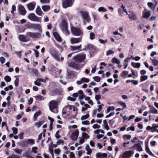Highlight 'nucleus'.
<instances>
[{
    "label": "nucleus",
    "instance_id": "nucleus-23",
    "mask_svg": "<svg viewBox=\"0 0 158 158\" xmlns=\"http://www.w3.org/2000/svg\"><path fill=\"white\" fill-rule=\"evenodd\" d=\"M42 8L44 11L46 12L50 9V6L48 5L43 6Z\"/></svg>",
    "mask_w": 158,
    "mask_h": 158
},
{
    "label": "nucleus",
    "instance_id": "nucleus-30",
    "mask_svg": "<svg viewBox=\"0 0 158 158\" xmlns=\"http://www.w3.org/2000/svg\"><path fill=\"white\" fill-rule=\"evenodd\" d=\"M112 62L113 63H116L119 64L120 63V61L115 58H113L112 59Z\"/></svg>",
    "mask_w": 158,
    "mask_h": 158
},
{
    "label": "nucleus",
    "instance_id": "nucleus-36",
    "mask_svg": "<svg viewBox=\"0 0 158 158\" xmlns=\"http://www.w3.org/2000/svg\"><path fill=\"white\" fill-rule=\"evenodd\" d=\"M93 79L94 80L97 82H99L101 80V78L99 76H95L93 77Z\"/></svg>",
    "mask_w": 158,
    "mask_h": 158
},
{
    "label": "nucleus",
    "instance_id": "nucleus-55",
    "mask_svg": "<svg viewBox=\"0 0 158 158\" xmlns=\"http://www.w3.org/2000/svg\"><path fill=\"white\" fill-rule=\"evenodd\" d=\"M118 12L120 16H122L123 15V12L121 9L120 8L118 9Z\"/></svg>",
    "mask_w": 158,
    "mask_h": 158
},
{
    "label": "nucleus",
    "instance_id": "nucleus-5",
    "mask_svg": "<svg viewBox=\"0 0 158 158\" xmlns=\"http://www.w3.org/2000/svg\"><path fill=\"white\" fill-rule=\"evenodd\" d=\"M49 104L50 110L51 111L54 112V110L58 106L57 102L56 101L52 100L50 102Z\"/></svg>",
    "mask_w": 158,
    "mask_h": 158
},
{
    "label": "nucleus",
    "instance_id": "nucleus-3",
    "mask_svg": "<svg viewBox=\"0 0 158 158\" xmlns=\"http://www.w3.org/2000/svg\"><path fill=\"white\" fill-rule=\"evenodd\" d=\"M60 25L62 27V31L66 34L69 35V32L68 30V23L67 21L65 19L62 20Z\"/></svg>",
    "mask_w": 158,
    "mask_h": 158
},
{
    "label": "nucleus",
    "instance_id": "nucleus-54",
    "mask_svg": "<svg viewBox=\"0 0 158 158\" xmlns=\"http://www.w3.org/2000/svg\"><path fill=\"white\" fill-rule=\"evenodd\" d=\"M82 123L83 125H87L89 124V122L88 120L85 121H82Z\"/></svg>",
    "mask_w": 158,
    "mask_h": 158
},
{
    "label": "nucleus",
    "instance_id": "nucleus-21",
    "mask_svg": "<svg viewBox=\"0 0 158 158\" xmlns=\"http://www.w3.org/2000/svg\"><path fill=\"white\" fill-rule=\"evenodd\" d=\"M150 15V11H146L143 14V18H148L149 17Z\"/></svg>",
    "mask_w": 158,
    "mask_h": 158
},
{
    "label": "nucleus",
    "instance_id": "nucleus-50",
    "mask_svg": "<svg viewBox=\"0 0 158 158\" xmlns=\"http://www.w3.org/2000/svg\"><path fill=\"white\" fill-rule=\"evenodd\" d=\"M114 119H113L111 120H109V123L111 125V126H112L114 125Z\"/></svg>",
    "mask_w": 158,
    "mask_h": 158
},
{
    "label": "nucleus",
    "instance_id": "nucleus-4",
    "mask_svg": "<svg viewBox=\"0 0 158 158\" xmlns=\"http://www.w3.org/2000/svg\"><path fill=\"white\" fill-rule=\"evenodd\" d=\"M73 4L72 0H62V6L64 8L71 6Z\"/></svg>",
    "mask_w": 158,
    "mask_h": 158
},
{
    "label": "nucleus",
    "instance_id": "nucleus-63",
    "mask_svg": "<svg viewBox=\"0 0 158 158\" xmlns=\"http://www.w3.org/2000/svg\"><path fill=\"white\" fill-rule=\"evenodd\" d=\"M93 127L94 129H96L97 128H99L100 127V126L99 125H98L97 124H94Z\"/></svg>",
    "mask_w": 158,
    "mask_h": 158
},
{
    "label": "nucleus",
    "instance_id": "nucleus-53",
    "mask_svg": "<svg viewBox=\"0 0 158 158\" xmlns=\"http://www.w3.org/2000/svg\"><path fill=\"white\" fill-rule=\"evenodd\" d=\"M121 7L122 8V9H123V11L124 12L126 13V14L127 15H128V13L127 12V11L126 9L125 8V6H124L123 5H122V6H121Z\"/></svg>",
    "mask_w": 158,
    "mask_h": 158
},
{
    "label": "nucleus",
    "instance_id": "nucleus-2",
    "mask_svg": "<svg viewBox=\"0 0 158 158\" xmlns=\"http://www.w3.org/2000/svg\"><path fill=\"white\" fill-rule=\"evenodd\" d=\"M71 30L72 34L75 35L80 36L83 34L82 30L79 28L73 26L71 27Z\"/></svg>",
    "mask_w": 158,
    "mask_h": 158
},
{
    "label": "nucleus",
    "instance_id": "nucleus-29",
    "mask_svg": "<svg viewBox=\"0 0 158 158\" xmlns=\"http://www.w3.org/2000/svg\"><path fill=\"white\" fill-rule=\"evenodd\" d=\"M118 103L123 106V108L122 109V110H124V108H126V105L125 102H123L121 101H118Z\"/></svg>",
    "mask_w": 158,
    "mask_h": 158
},
{
    "label": "nucleus",
    "instance_id": "nucleus-51",
    "mask_svg": "<svg viewBox=\"0 0 158 158\" xmlns=\"http://www.w3.org/2000/svg\"><path fill=\"white\" fill-rule=\"evenodd\" d=\"M127 130L129 131V130H131L132 131H134L135 130V128L134 127L132 126L130 127H128L127 128Z\"/></svg>",
    "mask_w": 158,
    "mask_h": 158
},
{
    "label": "nucleus",
    "instance_id": "nucleus-32",
    "mask_svg": "<svg viewBox=\"0 0 158 158\" xmlns=\"http://www.w3.org/2000/svg\"><path fill=\"white\" fill-rule=\"evenodd\" d=\"M41 112L40 110L36 112L34 115V119H36L41 114Z\"/></svg>",
    "mask_w": 158,
    "mask_h": 158
},
{
    "label": "nucleus",
    "instance_id": "nucleus-33",
    "mask_svg": "<svg viewBox=\"0 0 158 158\" xmlns=\"http://www.w3.org/2000/svg\"><path fill=\"white\" fill-rule=\"evenodd\" d=\"M44 122L43 121H41L35 123V125L36 126L38 127H39L43 124Z\"/></svg>",
    "mask_w": 158,
    "mask_h": 158
},
{
    "label": "nucleus",
    "instance_id": "nucleus-8",
    "mask_svg": "<svg viewBox=\"0 0 158 158\" xmlns=\"http://www.w3.org/2000/svg\"><path fill=\"white\" fill-rule=\"evenodd\" d=\"M51 91V94L53 96L60 95L62 93V91L60 90L55 88L52 89Z\"/></svg>",
    "mask_w": 158,
    "mask_h": 158
},
{
    "label": "nucleus",
    "instance_id": "nucleus-16",
    "mask_svg": "<svg viewBox=\"0 0 158 158\" xmlns=\"http://www.w3.org/2000/svg\"><path fill=\"white\" fill-rule=\"evenodd\" d=\"M74 72L73 71H71L69 72H68V77L69 78L73 79L75 77Z\"/></svg>",
    "mask_w": 158,
    "mask_h": 158
},
{
    "label": "nucleus",
    "instance_id": "nucleus-31",
    "mask_svg": "<svg viewBox=\"0 0 158 158\" xmlns=\"http://www.w3.org/2000/svg\"><path fill=\"white\" fill-rule=\"evenodd\" d=\"M21 145L22 147H27L28 145L27 140L26 141L24 140L22 141Z\"/></svg>",
    "mask_w": 158,
    "mask_h": 158
},
{
    "label": "nucleus",
    "instance_id": "nucleus-20",
    "mask_svg": "<svg viewBox=\"0 0 158 158\" xmlns=\"http://www.w3.org/2000/svg\"><path fill=\"white\" fill-rule=\"evenodd\" d=\"M81 14L85 19H87L89 17V15L86 12L82 11L81 12Z\"/></svg>",
    "mask_w": 158,
    "mask_h": 158
},
{
    "label": "nucleus",
    "instance_id": "nucleus-12",
    "mask_svg": "<svg viewBox=\"0 0 158 158\" xmlns=\"http://www.w3.org/2000/svg\"><path fill=\"white\" fill-rule=\"evenodd\" d=\"M19 10L20 13L23 15H25L26 13V11L24 7L21 5H20L19 6Z\"/></svg>",
    "mask_w": 158,
    "mask_h": 158
},
{
    "label": "nucleus",
    "instance_id": "nucleus-44",
    "mask_svg": "<svg viewBox=\"0 0 158 158\" xmlns=\"http://www.w3.org/2000/svg\"><path fill=\"white\" fill-rule=\"evenodd\" d=\"M95 34L93 32H91L90 34V37L91 40H93L95 38Z\"/></svg>",
    "mask_w": 158,
    "mask_h": 158
},
{
    "label": "nucleus",
    "instance_id": "nucleus-1",
    "mask_svg": "<svg viewBox=\"0 0 158 158\" xmlns=\"http://www.w3.org/2000/svg\"><path fill=\"white\" fill-rule=\"evenodd\" d=\"M85 54H79L74 56L73 59V61L69 63V65L71 67L79 69L80 68L79 63L82 62L85 59Z\"/></svg>",
    "mask_w": 158,
    "mask_h": 158
},
{
    "label": "nucleus",
    "instance_id": "nucleus-60",
    "mask_svg": "<svg viewBox=\"0 0 158 158\" xmlns=\"http://www.w3.org/2000/svg\"><path fill=\"white\" fill-rule=\"evenodd\" d=\"M85 142L84 138H80L79 140V143L80 144L83 143Z\"/></svg>",
    "mask_w": 158,
    "mask_h": 158
},
{
    "label": "nucleus",
    "instance_id": "nucleus-18",
    "mask_svg": "<svg viewBox=\"0 0 158 158\" xmlns=\"http://www.w3.org/2000/svg\"><path fill=\"white\" fill-rule=\"evenodd\" d=\"M147 4L148 6L152 10H153L155 9L156 6L152 2H148Z\"/></svg>",
    "mask_w": 158,
    "mask_h": 158
},
{
    "label": "nucleus",
    "instance_id": "nucleus-57",
    "mask_svg": "<svg viewBox=\"0 0 158 158\" xmlns=\"http://www.w3.org/2000/svg\"><path fill=\"white\" fill-rule=\"evenodd\" d=\"M114 53V52L112 50H109L107 52L106 54L107 55H108L111 54H113Z\"/></svg>",
    "mask_w": 158,
    "mask_h": 158
},
{
    "label": "nucleus",
    "instance_id": "nucleus-34",
    "mask_svg": "<svg viewBox=\"0 0 158 158\" xmlns=\"http://www.w3.org/2000/svg\"><path fill=\"white\" fill-rule=\"evenodd\" d=\"M81 48V45H80L79 46H77V47L76 46H71V48L72 49L73 51L77 49H79Z\"/></svg>",
    "mask_w": 158,
    "mask_h": 158
},
{
    "label": "nucleus",
    "instance_id": "nucleus-43",
    "mask_svg": "<svg viewBox=\"0 0 158 158\" xmlns=\"http://www.w3.org/2000/svg\"><path fill=\"white\" fill-rule=\"evenodd\" d=\"M131 65L134 68H138V63H135L132 62L131 63Z\"/></svg>",
    "mask_w": 158,
    "mask_h": 158
},
{
    "label": "nucleus",
    "instance_id": "nucleus-46",
    "mask_svg": "<svg viewBox=\"0 0 158 158\" xmlns=\"http://www.w3.org/2000/svg\"><path fill=\"white\" fill-rule=\"evenodd\" d=\"M38 149V148L37 147H34L32 148V151L34 153H37V152L36 151V150Z\"/></svg>",
    "mask_w": 158,
    "mask_h": 158
},
{
    "label": "nucleus",
    "instance_id": "nucleus-59",
    "mask_svg": "<svg viewBox=\"0 0 158 158\" xmlns=\"http://www.w3.org/2000/svg\"><path fill=\"white\" fill-rule=\"evenodd\" d=\"M101 98V96L100 95H96L95 96V98L96 100H98Z\"/></svg>",
    "mask_w": 158,
    "mask_h": 158
},
{
    "label": "nucleus",
    "instance_id": "nucleus-27",
    "mask_svg": "<svg viewBox=\"0 0 158 158\" xmlns=\"http://www.w3.org/2000/svg\"><path fill=\"white\" fill-rule=\"evenodd\" d=\"M28 145H33L35 143V141L34 139H28L27 140Z\"/></svg>",
    "mask_w": 158,
    "mask_h": 158
},
{
    "label": "nucleus",
    "instance_id": "nucleus-35",
    "mask_svg": "<svg viewBox=\"0 0 158 158\" xmlns=\"http://www.w3.org/2000/svg\"><path fill=\"white\" fill-rule=\"evenodd\" d=\"M89 116V115L88 114H87L85 115H84L81 116V119L82 120L88 118Z\"/></svg>",
    "mask_w": 158,
    "mask_h": 158
},
{
    "label": "nucleus",
    "instance_id": "nucleus-17",
    "mask_svg": "<svg viewBox=\"0 0 158 158\" xmlns=\"http://www.w3.org/2000/svg\"><path fill=\"white\" fill-rule=\"evenodd\" d=\"M94 46H93L91 44H89L87 45L85 48L84 49V50H90L92 49H94Z\"/></svg>",
    "mask_w": 158,
    "mask_h": 158
},
{
    "label": "nucleus",
    "instance_id": "nucleus-9",
    "mask_svg": "<svg viewBox=\"0 0 158 158\" xmlns=\"http://www.w3.org/2000/svg\"><path fill=\"white\" fill-rule=\"evenodd\" d=\"M133 152L131 151H128L125 152L121 157L122 158H129L133 154Z\"/></svg>",
    "mask_w": 158,
    "mask_h": 158
},
{
    "label": "nucleus",
    "instance_id": "nucleus-15",
    "mask_svg": "<svg viewBox=\"0 0 158 158\" xmlns=\"http://www.w3.org/2000/svg\"><path fill=\"white\" fill-rule=\"evenodd\" d=\"M81 39L80 38H72L71 39V43L73 44L77 43L81 41Z\"/></svg>",
    "mask_w": 158,
    "mask_h": 158
},
{
    "label": "nucleus",
    "instance_id": "nucleus-37",
    "mask_svg": "<svg viewBox=\"0 0 158 158\" xmlns=\"http://www.w3.org/2000/svg\"><path fill=\"white\" fill-rule=\"evenodd\" d=\"M146 150L147 152V153H148L150 155L153 156H154V155L153 154V153L150 151L149 148L148 146H147L146 147Z\"/></svg>",
    "mask_w": 158,
    "mask_h": 158
},
{
    "label": "nucleus",
    "instance_id": "nucleus-13",
    "mask_svg": "<svg viewBox=\"0 0 158 158\" xmlns=\"http://www.w3.org/2000/svg\"><path fill=\"white\" fill-rule=\"evenodd\" d=\"M19 39L20 41L23 42H27L29 40V39L24 35H20Z\"/></svg>",
    "mask_w": 158,
    "mask_h": 158
},
{
    "label": "nucleus",
    "instance_id": "nucleus-24",
    "mask_svg": "<svg viewBox=\"0 0 158 158\" xmlns=\"http://www.w3.org/2000/svg\"><path fill=\"white\" fill-rule=\"evenodd\" d=\"M33 28L40 30L41 29V26L39 24H33Z\"/></svg>",
    "mask_w": 158,
    "mask_h": 158
},
{
    "label": "nucleus",
    "instance_id": "nucleus-6",
    "mask_svg": "<svg viewBox=\"0 0 158 158\" xmlns=\"http://www.w3.org/2000/svg\"><path fill=\"white\" fill-rule=\"evenodd\" d=\"M26 35L32 38H39L41 37V34L37 32L32 33L31 32H28L27 33Z\"/></svg>",
    "mask_w": 158,
    "mask_h": 158
},
{
    "label": "nucleus",
    "instance_id": "nucleus-61",
    "mask_svg": "<svg viewBox=\"0 0 158 158\" xmlns=\"http://www.w3.org/2000/svg\"><path fill=\"white\" fill-rule=\"evenodd\" d=\"M60 150L59 149H55L54 150V152L55 154H59L60 153Z\"/></svg>",
    "mask_w": 158,
    "mask_h": 158
},
{
    "label": "nucleus",
    "instance_id": "nucleus-22",
    "mask_svg": "<svg viewBox=\"0 0 158 158\" xmlns=\"http://www.w3.org/2000/svg\"><path fill=\"white\" fill-rule=\"evenodd\" d=\"M27 7L29 10H31L34 9L35 5L31 3H30L27 5Z\"/></svg>",
    "mask_w": 158,
    "mask_h": 158
},
{
    "label": "nucleus",
    "instance_id": "nucleus-45",
    "mask_svg": "<svg viewBox=\"0 0 158 158\" xmlns=\"http://www.w3.org/2000/svg\"><path fill=\"white\" fill-rule=\"evenodd\" d=\"M12 130L13 131V133L14 134H16L18 132V129L17 128L13 127L12 128Z\"/></svg>",
    "mask_w": 158,
    "mask_h": 158
},
{
    "label": "nucleus",
    "instance_id": "nucleus-10",
    "mask_svg": "<svg viewBox=\"0 0 158 158\" xmlns=\"http://www.w3.org/2000/svg\"><path fill=\"white\" fill-rule=\"evenodd\" d=\"M79 132L78 130H77L73 132L71 135V138L73 141H76L77 140L79 135Z\"/></svg>",
    "mask_w": 158,
    "mask_h": 158
},
{
    "label": "nucleus",
    "instance_id": "nucleus-28",
    "mask_svg": "<svg viewBox=\"0 0 158 158\" xmlns=\"http://www.w3.org/2000/svg\"><path fill=\"white\" fill-rule=\"evenodd\" d=\"M148 77L147 75H142L140 77V81L142 82L147 79Z\"/></svg>",
    "mask_w": 158,
    "mask_h": 158
},
{
    "label": "nucleus",
    "instance_id": "nucleus-38",
    "mask_svg": "<svg viewBox=\"0 0 158 158\" xmlns=\"http://www.w3.org/2000/svg\"><path fill=\"white\" fill-rule=\"evenodd\" d=\"M4 79L6 81L9 82L11 81V78L10 76L7 75L4 77Z\"/></svg>",
    "mask_w": 158,
    "mask_h": 158
},
{
    "label": "nucleus",
    "instance_id": "nucleus-11",
    "mask_svg": "<svg viewBox=\"0 0 158 158\" xmlns=\"http://www.w3.org/2000/svg\"><path fill=\"white\" fill-rule=\"evenodd\" d=\"M53 34L54 37L55 38L57 41L59 42H62V39L60 35L56 31L53 32Z\"/></svg>",
    "mask_w": 158,
    "mask_h": 158
},
{
    "label": "nucleus",
    "instance_id": "nucleus-25",
    "mask_svg": "<svg viewBox=\"0 0 158 158\" xmlns=\"http://www.w3.org/2000/svg\"><path fill=\"white\" fill-rule=\"evenodd\" d=\"M36 12L38 15H41L42 11L40 7H37L36 10Z\"/></svg>",
    "mask_w": 158,
    "mask_h": 158
},
{
    "label": "nucleus",
    "instance_id": "nucleus-14",
    "mask_svg": "<svg viewBox=\"0 0 158 158\" xmlns=\"http://www.w3.org/2000/svg\"><path fill=\"white\" fill-rule=\"evenodd\" d=\"M52 55L53 57L58 61L60 60V57L58 52L56 51H54L52 53Z\"/></svg>",
    "mask_w": 158,
    "mask_h": 158
},
{
    "label": "nucleus",
    "instance_id": "nucleus-58",
    "mask_svg": "<svg viewBox=\"0 0 158 158\" xmlns=\"http://www.w3.org/2000/svg\"><path fill=\"white\" fill-rule=\"evenodd\" d=\"M59 131H57L55 135V136L57 139H59L60 137V136L59 135Z\"/></svg>",
    "mask_w": 158,
    "mask_h": 158
},
{
    "label": "nucleus",
    "instance_id": "nucleus-48",
    "mask_svg": "<svg viewBox=\"0 0 158 158\" xmlns=\"http://www.w3.org/2000/svg\"><path fill=\"white\" fill-rule=\"evenodd\" d=\"M67 99L69 100H70L71 101L74 102L75 101L76 99L75 98H72L70 96L68 97Z\"/></svg>",
    "mask_w": 158,
    "mask_h": 158
},
{
    "label": "nucleus",
    "instance_id": "nucleus-52",
    "mask_svg": "<svg viewBox=\"0 0 158 158\" xmlns=\"http://www.w3.org/2000/svg\"><path fill=\"white\" fill-rule=\"evenodd\" d=\"M114 114L115 113L114 112H111L108 115H106V118L110 117V116L114 115Z\"/></svg>",
    "mask_w": 158,
    "mask_h": 158
},
{
    "label": "nucleus",
    "instance_id": "nucleus-41",
    "mask_svg": "<svg viewBox=\"0 0 158 158\" xmlns=\"http://www.w3.org/2000/svg\"><path fill=\"white\" fill-rule=\"evenodd\" d=\"M98 10L99 12L102 11L103 12H106V10L105 8L104 7H100L98 9Z\"/></svg>",
    "mask_w": 158,
    "mask_h": 158
},
{
    "label": "nucleus",
    "instance_id": "nucleus-42",
    "mask_svg": "<svg viewBox=\"0 0 158 158\" xmlns=\"http://www.w3.org/2000/svg\"><path fill=\"white\" fill-rule=\"evenodd\" d=\"M81 80L82 81V82H88L89 81V79L84 77L81 78Z\"/></svg>",
    "mask_w": 158,
    "mask_h": 158
},
{
    "label": "nucleus",
    "instance_id": "nucleus-19",
    "mask_svg": "<svg viewBox=\"0 0 158 158\" xmlns=\"http://www.w3.org/2000/svg\"><path fill=\"white\" fill-rule=\"evenodd\" d=\"M127 15H128L129 17L131 19L135 20L136 19V16L133 13L129 12V14H128Z\"/></svg>",
    "mask_w": 158,
    "mask_h": 158
},
{
    "label": "nucleus",
    "instance_id": "nucleus-49",
    "mask_svg": "<svg viewBox=\"0 0 158 158\" xmlns=\"http://www.w3.org/2000/svg\"><path fill=\"white\" fill-rule=\"evenodd\" d=\"M5 59L2 56H1L0 57V61L1 63L2 64L4 63L5 62Z\"/></svg>",
    "mask_w": 158,
    "mask_h": 158
},
{
    "label": "nucleus",
    "instance_id": "nucleus-40",
    "mask_svg": "<svg viewBox=\"0 0 158 158\" xmlns=\"http://www.w3.org/2000/svg\"><path fill=\"white\" fill-rule=\"evenodd\" d=\"M19 78H16L14 82L15 85V86L17 87L19 84Z\"/></svg>",
    "mask_w": 158,
    "mask_h": 158
},
{
    "label": "nucleus",
    "instance_id": "nucleus-26",
    "mask_svg": "<svg viewBox=\"0 0 158 158\" xmlns=\"http://www.w3.org/2000/svg\"><path fill=\"white\" fill-rule=\"evenodd\" d=\"M150 59L152 60V64L153 65L157 66L158 65V60L156 59H152L150 58Z\"/></svg>",
    "mask_w": 158,
    "mask_h": 158
},
{
    "label": "nucleus",
    "instance_id": "nucleus-62",
    "mask_svg": "<svg viewBox=\"0 0 158 158\" xmlns=\"http://www.w3.org/2000/svg\"><path fill=\"white\" fill-rule=\"evenodd\" d=\"M33 102V98H30L28 101V104H31Z\"/></svg>",
    "mask_w": 158,
    "mask_h": 158
},
{
    "label": "nucleus",
    "instance_id": "nucleus-39",
    "mask_svg": "<svg viewBox=\"0 0 158 158\" xmlns=\"http://www.w3.org/2000/svg\"><path fill=\"white\" fill-rule=\"evenodd\" d=\"M82 137L85 139H89V136L86 133L83 132L82 134Z\"/></svg>",
    "mask_w": 158,
    "mask_h": 158
},
{
    "label": "nucleus",
    "instance_id": "nucleus-7",
    "mask_svg": "<svg viewBox=\"0 0 158 158\" xmlns=\"http://www.w3.org/2000/svg\"><path fill=\"white\" fill-rule=\"evenodd\" d=\"M28 17L29 19L32 21L40 22H41V18L37 17L33 13L30 14L29 15Z\"/></svg>",
    "mask_w": 158,
    "mask_h": 158
},
{
    "label": "nucleus",
    "instance_id": "nucleus-47",
    "mask_svg": "<svg viewBox=\"0 0 158 158\" xmlns=\"http://www.w3.org/2000/svg\"><path fill=\"white\" fill-rule=\"evenodd\" d=\"M12 10L11 11V13L12 14L14 13V11L16 10V6L15 5H13L12 7Z\"/></svg>",
    "mask_w": 158,
    "mask_h": 158
},
{
    "label": "nucleus",
    "instance_id": "nucleus-64",
    "mask_svg": "<svg viewBox=\"0 0 158 158\" xmlns=\"http://www.w3.org/2000/svg\"><path fill=\"white\" fill-rule=\"evenodd\" d=\"M146 73V72L144 70H142L140 71V73L142 75H144Z\"/></svg>",
    "mask_w": 158,
    "mask_h": 158
},
{
    "label": "nucleus",
    "instance_id": "nucleus-56",
    "mask_svg": "<svg viewBox=\"0 0 158 158\" xmlns=\"http://www.w3.org/2000/svg\"><path fill=\"white\" fill-rule=\"evenodd\" d=\"M15 151L16 153L20 154L22 152V150L21 149H15Z\"/></svg>",
    "mask_w": 158,
    "mask_h": 158
}]
</instances>
